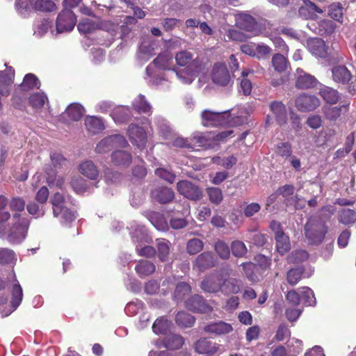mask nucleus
Wrapping results in <instances>:
<instances>
[{"mask_svg":"<svg viewBox=\"0 0 356 356\" xmlns=\"http://www.w3.org/2000/svg\"><path fill=\"white\" fill-rule=\"evenodd\" d=\"M102 27L101 20L94 21L88 18L81 19L77 25L79 31L83 34L91 33Z\"/></svg>","mask_w":356,"mask_h":356,"instance_id":"obj_19","label":"nucleus"},{"mask_svg":"<svg viewBox=\"0 0 356 356\" xmlns=\"http://www.w3.org/2000/svg\"><path fill=\"white\" fill-rule=\"evenodd\" d=\"M211 77L215 84L222 87L228 86L232 82L227 65L222 63H216L213 65Z\"/></svg>","mask_w":356,"mask_h":356,"instance_id":"obj_5","label":"nucleus"},{"mask_svg":"<svg viewBox=\"0 0 356 356\" xmlns=\"http://www.w3.org/2000/svg\"><path fill=\"white\" fill-rule=\"evenodd\" d=\"M304 273L302 268H294L290 269L286 273V280L292 286L296 285L301 279Z\"/></svg>","mask_w":356,"mask_h":356,"instance_id":"obj_47","label":"nucleus"},{"mask_svg":"<svg viewBox=\"0 0 356 356\" xmlns=\"http://www.w3.org/2000/svg\"><path fill=\"white\" fill-rule=\"evenodd\" d=\"M13 220L14 222L9 229L8 238L10 242L19 243L26 238L30 221L27 217L22 216L19 213L13 214Z\"/></svg>","mask_w":356,"mask_h":356,"instance_id":"obj_1","label":"nucleus"},{"mask_svg":"<svg viewBox=\"0 0 356 356\" xmlns=\"http://www.w3.org/2000/svg\"><path fill=\"white\" fill-rule=\"evenodd\" d=\"M155 269V265L147 260H140L135 267L136 273L140 277L152 275Z\"/></svg>","mask_w":356,"mask_h":356,"instance_id":"obj_26","label":"nucleus"},{"mask_svg":"<svg viewBox=\"0 0 356 356\" xmlns=\"http://www.w3.org/2000/svg\"><path fill=\"white\" fill-rule=\"evenodd\" d=\"M252 71L250 70H243L241 72V80L240 82V88L243 94L245 96L250 95L252 89V82L247 77Z\"/></svg>","mask_w":356,"mask_h":356,"instance_id":"obj_39","label":"nucleus"},{"mask_svg":"<svg viewBox=\"0 0 356 356\" xmlns=\"http://www.w3.org/2000/svg\"><path fill=\"white\" fill-rule=\"evenodd\" d=\"M56 10V5L53 0H34V10L44 13Z\"/></svg>","mask_w":356,"mask_h":356,"instance_id":"obj_38","label":"nucleus"},{"mask_svg":"<svg viewBox=\"0 0 356 356\" xmlns=\"http://www.w3.org/2000/svg\"><path fill=\"white\" fill-rule=\"evenodd\" d=\"M168 328L169 325L168 321L163 318H157L152 325V330L156 334H164L167 332Z\"/></svg>","mask_w":356,"mask_h":356,"instance_id":"obj_55","label":"nucleus"},{"mask_svg":"<svg viewBox=\"0 0 356 356\" xmlns=\"http://www.w3.org/2000/svg\"><path fill=\"white\" fill-rule=\"evenodd\" d=\"M195 145L198 147H203L204 149L213 148L214 146V142L211 138H207L205 136H197L194 137Z\"/></svg>","mask_w":356,"mask_h":356,"instance_id":"obj_60","label":"nucleus"},{"mask_svg":"<svg viewBox=\"0 0 356 356\" xmlns=\"http://www.w3.org/2000/svg\"><path fill=\"white\" fill-rule=\"evenodd\" d=\"M40 86L39 79L35 74L31 73L25 75L23 83L21 85L22 88L26 90L39 88Z\"/></svg>","mask_w":356,"mask_h":356,"instance_id":"obj_42","label":"nucleus"},{"mask_svg":"<svg viewBox=\"0 0 356 356\" xmlns=\"http://www.w3.org/2000/svg\"><path fill=\"white\" fill-rule=\"evenodd\" d=\"M155 175L169 184H172L176 178V175L173 172L164 168H159L156 169Z\"/></svg>","mask_w":356,"mask_h":356,"instance_id":"obj_54","label":"nucleus"},{"mask_svg":"<svg viewBox=\"0 0 356 356\" xmlns=\"http://www.w3.org/2000/svg\"><path fill=\"white\" fill-rule=\"evenodd\" d=\"M184 344V337L177 334H170L161 341V346L170 350H178L181 348Z\"/></svg>","mask_w":356,"mask_h":356,"instance_id":"obj_18","label":"nucleus"},{"mask_svg":"<svg viewBox=\"0 0 356 356\" xmlns=\"http://www.w3.org/2000/svg\"><path fill=\"white\" fill-rule=\"evenodd\" d=\"M177 189L180 195L191 200L197 201L202 197L201 188L188 180L179 181L177 184Z\"/></svg>","mask_w":356,"mask_h":356,"instance_id":"obj_6","label":"nucleus"},{"mask_svg":"<svg viewBox=\"0 0 356 356\" xmlns=\"http://www.w3.org/2000/svg\"><path fill=\"white\" fill-rule=\"evenodd\" d=\"M157 247L159 259L165 261L170 252L169 241L165 239L158 240Z\"/></svg>","mask_w":356,"mask_h":356,"instance_id":"obj_50","label":"nucleus"},{"mask_svg":"<svg viewBox=\"0 0 356 356\" xmlns=\"http://www.w3.org/2000/svg\"><path fill=\"white\" fill-rule=\"evenodd\" d=\"M270 111L274 114L280 125L286 122L287 113L285 105L281 102H273L270 105Z\"/></svg>","mask_w":356,"mask_h":356,"instance_id":"obj_22","label":"nucleus"},{"mask_svg":"<svg viewBox=\"0 0 356 356\" xmlns=\"http://www.w3.org/2000/svg\"><path fill=\"white\" fill-rule=\"evenodd\" d=\"M328 15L335 21L343 22V6L341 3H332L328 7Z\"/></svg>","mask_w":356,"mask_h":356,"instance_id":"obj_48","label":"nucleus"},{"mask_svg":"<svg viewBox=\"0 0 356 356\" xmlns=\"http://www.w3.org/2000/svg\"><path fill=\"white\" fill-rule=\"evenodd\" d=\"M298 77L296 81V87L298 89H308L312 86V76L305 73L302 69H297Z\"/></svg>","mask_w":356,"mask_h":356,"instance_id":"obj_30","label":"nucleus"},{"mask_svg":"<svg viewBox=\"0 0 356 356\" xmlns=\"http://www.w3.org/2000/svg\"><path fill=\"white\" fill-rule=\"evenodd\" d=\"M195 352L211 356L218 351V348L207 338H201L194 345Z\"/></svg>","mask_w":356,"mask_h":356,"instance_id":"obj_17","label":"nucleus"},{"mask_svg":"<svg viewBox=\"0 0 356 356\" xmlns=\"http://www.w3.org/2000/svg\"><path fill=\"white\" fill-rule=\"evenodd\" d=\"M186 307L193 312L206 314L211 312L213 309L202 296H192L185 302Z\"/></svg>","mask_w":356,"mask_h":356,"instance_id":"obj_12","label":"nucleus"},{"mask_svg":"<svg viewBox=\"0 0 356 356\" xmlns=\"http://www.w3.org/2000/svg\"><path fill=\"white\" fill-rule=\"evenodd\" d=\"M15 259V253L9 249H0V264H10Z\"/></svg>","mask_w":356,"mask_h":356,"instance_id":"obj_62","label":"nucleus"},{"mask_svg":"<svg viewBox=\"0 0 356 356\" xmlns=\"http://www.w3.org/2000/svg\"><path fill=\"white\" fill-rule=\"evenodd\" d=\"M23 298L22 289L19 283L15 284L12 289L11 306L15 309L21 304Z\"/></svg>","mask_w":356,"mask_h":356,"instance_id":"obj_46","label":"nucleus"},{"mask_svg":"<svg viewBox=\"0 0 356 356\" xmlns=\"http://www.w3.org/2000/svg\"><path fill=\"white\" fill-rule=\"evenodd\" d=\"M335 30V26L331 20H322L319 23V34H331Z\"/></svg>","mask_w":356,"mask_h":356,"instance_id":"obj_59","label":"nucleus"},{"mask_svg":"<svg viewBox=\"0 0 356 356\" xmlns=\"http://www.w3.org/2000/svg\"><path fill=\"white\" fill-rule=\"evenodd\" d=\"M276 241L277 251L282 255L288 252L291 249V243L289 237L284 234L277 236H275Z\"/></svg>","mask_w":356,"mask_h":356,"instance_id":"obj_33","label":"nucleus"},{"mask_svg":"<svg viewBox=\"0 0 356 356\" xmlns=\"http://www.w3.org/2000/svg\"><path fill=\"white\" fill-rule=\"evenodd\" d=\"M209 200L211 203L218 205L223 199L222 190L216 187H210L207 190Z\"/></svg>","mask_w":356,"mask_h":356,"instance_id":"obj_53","label":"nucleus"},{"mask_svg":"<svg viewBox=\"0 0 356 356\" xmlns=\"http://www.w3.org/2000/svg\"><path fill=\"white\" fill-rule=\"evenodd\" d=\"M51 203L53 206V213L54 217H58L60 212L65 207V198L60 193H56L51 197Z\"/></svg>","mask_w":356,"mask_h":356,"instance_id":"obj_36","label":"nucleus"},{"mask_svg":"<svg viewBox=\"0 0 356 356\" xmlns=\"http://www.w3.org/2000/svg\"><path fill=\"white\" fill-rule=\"evenodd\" d=\"M217 259L211 251L203 252L193 261V268L200 272H204L216 265Z\"/></svg>","mask_w":356,"mask_h":356,"instance_id":"obj_11","label":"nucleus"},{"mask_svg":"<svg viewBox=\"0 0 356 356\" xmlns=\"http://www.w3.org/2000/svg\"><path fill=\"white\" fill-rule=\"evenodd\" d=\"M332 72L334 81L341 84H348L353 79L352 74L346 65H335Z\"/></svg>","mask_w":356,"mask_h":356,"instance_id":"obj_16","label":"nucleus"},{"mask_svg":"<svg viewBox=\"0 0 356 356\" xmlns=\"http://www.w3.org/2000/svg\"><path fill=\"white\" fill-rule=\"evenodd\" d=\"M203 248V241L197 238L190 239L186 244V251L191 255L199 253L202 250Z\"/></svg>","mask_w":356,"mask_h":356,"instance_id":"obj_43","label":"nucleus"},{"mask_svg":"<svg viewBox=\"0 0 356 356\" xmlns=\"http://www.w3.org/2000/svg\"><path fill=\"white\" fill-rule=\"evenodd\" d=\"M240 291L238 281L236 279H229L222 281L221 291L225 294L237 293Z\"/></svg>","mask_w":356,"mask_h":356,"instance_id":"obj_41","label":"nucleus"},{"mask_svg":"<svg viewBox=\"0 0 356 356\" xmlns=\"http://www.w3.org/2000/svg\"><path fill=\"white\" fill-rule=\"evenodd\" d=\"M175 321L179 327H191L194 325L195 318L185 312H179L176 315Z\"/></svg>","mask_w":356,"mask_h":356,"instance_id":"obj_32","label":"nucleus"},{"mask_svg":"<svg viewBox=\"0 0 356 356\" xmlns=\"http://www.w3.org/2000/svg\"><path fill=\"white\" fill-rule=\"evenodd\" d=\"M254 260L257 263L256 266L258 265L264 270L269 268L271 264L270 258L261 254L256 255Z\"/></svg>","mask_w":356,"mask_h":356,"instance_id":"obj_64","label":"nucleus"},{"mask_svg":"<svg viewBox=\"0 0 356 356\" xmlns=\"http://www.w3.org/2000/svg\"><path fill=\"white\" fill-rule=\"evenodd\" d=\"M113 148L112 140L108 136L97 144L95 151L97 153L102 154L111 151Z\"/></svg>","mask_w":356,"mask_h":356,"instance_id":"obj_56","label":"nucleus"},{"mask_svg":"<svg viewBox=\"0 0 356 356\" xmlns=\"http://www.w3.org/2000/svg\"><path fill=\"white\" fill-rule=\"evenodd\" d=\"M171 58L168 53L163 52L159 54L153 60V63L158 68L166 70L168 68Z\"/></svg>","mask_w":356,"mask_h":356,"instance_id":"obj_52","label":"nucleus"},{"mask_svg":"<svg viewBox=\"0 0 356 356\" xmlns=\"http://www.w3.org/2000/svg\"><path fill=\"white\" fill-rule=\"evenodd\" d=\"M133 108L134 111L139 114L150 115L152 113V107L143 95H140L138 98L134 101Z\"/></svg>","mask_w":356,"mask_h":356,"instance_id":"obj_29","label":"nucleus"},{"mask_svg":"<svg viewBox=\"0 0 356 356\" xmlns=\"http://www.w3.org/2000/svg\"><path fill=\"white\" fill-rule=\"evenodd\" d=\"M151 197L160 204H168L175 198V193L170 188L159 186L151 191Z\"/></svg>","mask_w":356,"mask_h":356,"instance_id":"obj_14","label":"nucleus"},{"mask_svg":"<svg viewBox=\"0 0 356 356\" xmlns=\"http://www.w3.org/2000/svg\"><path fill=\"white\" fill-rule=\"evenodd\" d=\"M228 112H213L204 110L202 112V123L205 127L222 126L227 123V116Z\"/></svg>","mask_w":356,"mask_h":356,"instance_id":"obj_8","label":"nucleus"},{"mask_svg":"<svg viewBox=\"0 0 356 356\" xmlns=\"http://www.w3.org/2000/svg\"><path fill=\"white\" fill-rule=\"evenodd\" d=\"M15 77V71L10 67L6 71L0 72V83L10 86L13 82Z\"/></svg>","mask_w":356,"mask_h":356,"instance_id":"obj_57","label":"nucleus"},{"mask_svg":"<svg viewBox=\"0 0 356 356\" xmlns=\"http://www.w3.org/2000/svg\"><path fill=\"white\" fill-rule=\"evenodd\" d=\"M296 107L300 112H309L312 109V95L302 93L297 97L295 102Z\"/></svg>","mask_w":356,"mask_h":356,"instance_id":"obj_28","label":"nucleus"},{"mask_svg":"<svg viewBox=\"0 0 356 356\" xmlns=\"http://www.w3.org/2000/svg\"><path fill=\"white\" fill-rule=\"evenodd\" d=\"M232 254L236 258H243L248 253L245 244L239 240L233 241L230 245Z\"/></svg>","mask_w":356,"mask_h":356,"instance_id":"obj_37","label":"nucleus"},{"mask_svg":"<svg viewBox=\"0 0 356 356\" xmlns=\"http://www.w3.org/2000/svg\"><path fill=\"white\" fill-rule=\"evenodd\" d=\"M76 22L74 13L70 9H64L58 15L56 30L58 33L72 31Z\"/></svg>","mask_w":356,"mask_h":356,"instance_id":"obj_7","label":"nucleus"},{"mask_svg":"<svg viewBox=\"0 0 356 356\" xmlns=\"http://www.w3.org/2000/svg\"><path fill=\"white\" fill-rule=\"evenodd\" d=\"M175 60L179 66H186L191 74L199 73L202 69V61L198 57L193 58V54L186 50L177 52Z\"/></svg>","mask_w":356,"mask_h":356,"instance_id":"obj_3","label":"nucleus"},{"mask_svg":"<svg viewBox=\"0 0 356 356\" xmlns=\"http://www.w3.org/2000/svg\"><path fill=\"white\" fill-rule=\"evenodd\" d=\"M29 104L35 109L41 108L46 102H48V98L44 92H37L31 94L29 97Z\"/></svg>","mask_w":356,"mask_h":356,"instance_id":"obj_31","label":"nucleus"},{"mask_svg":"<svg viewBox=\"0 0 356 356\" xmlns=\"http://www.w3.org/2000/svg\"><path fill=\"white\" fill-rule=\"evenodd\" d=\"M243 272L246 277L252 282H256L259 280L257 275L254 271L256 269V264L252 262H244L241 264Z\"/></svg>","mask_w":356,"mask_h":356,"instance_id":"obj_51","label":"nucleus"},{"mask_svg":"<svg viewBox=\"0 0 356 356\" xmlns=\"http://www.w3.org/2000/svg\"><path fill=\"white\" fill-rule=\"evenodd\" d=\"M84 108L78 103L70 104L65 111L59 115L58 120L64 124L79 121L83 116Z\"/></svg>","mask_w":356,"mask_h":356,"instance_id":"obj_10","label":"nucleus"},{"mask_svg":"<svg viewBox=\"0 0 356 356\" xmlns=\"http://www.w3.org/2000/svg\"><path fill=\"white\" fill-rule=\"evenodd\" d=\"M309 257V254L304 250H296L293 251L287 257V261L290 264H299Z\"/></svg>","mask_w":356,"mask_h":356,"instance_id":"obj_44","label":"nucleus"},{"mask_svg":"<svg viewBox=\"0 0 356 356\" xmlns=\"http://www.w3.org/2000/svg\"><path fill=\"white\" fill-rule=\"evenodd\" d=\"M127 136L131 143L139 149H143L147 142V136L145 130L136 124H131L127 129Z\"/></svg>","mask_w":356,"mask_h":356,"instance_id":"obj_9","label":"nucleus"},{"mask_svg":"<svg viewBox=\"0 0 356 356\" xmlns=\"http://www.w3.org/2000/svg\"><path fill=\"white\" fill-rule=\"evenodd\" d=\"M191 291V286L186 282H179L177 284L174 291V298L177 300H181Z\"/></svg>","mask_w":356,"mask_h":356,"instance_id":"obj_45","label":"nucleus"},{"mask_svg":"<svg viewBox=\"0 0 356 356\" xmlns=\"http://www.w3.org/2000/svg\"><path fill=\"white\" fill-rule=\"evenodd\" d=\"M213 248L215 252L221 259L228 260L230 258L231 249L225 241L218 239L214 242Z\"/></svg>","mask_w":356,"mask_h":356,"instance_id":"obj_27","label":"nucleus"},{"mask_svg":"<svg viewBox=\"0 0 356 356\" xmlns=\"http://www.w3.org/2000/svg\"><path fill=\"white\" fill-rule=\"evenodd\" d=\"M111 160L116 165L129 166L132 162V156L126 151L119 150L112 153Z\"/></svg>","mask_w":356,"mask_h":356,"instance_id":"obj_24","label":"nucleus"},{"mask_svg":"<svg viewBox=\"0 0 356 356\" xmlns=\"http://www.w3.org/2000/svg\"><path fill=\"white\" fill-rule=\"evenodd\" d=\"M222 277L217 273L206 276L200 284V288L207 293H217L222 289Z\"/></svg>","mask_w":356,"mask_h":356,"instance_id":"obj_13","label":"nucleus"},{"mask_svg":"<svg viewBox=\"0 0 356 356\" xmlns=\"http://www.w3.org/2000/svg\"><path fill=\"white\" fill-rule=\"evenodd\" d=\"M334 209L333 206H324L319 211V216L322 220L320 224H316L313 227V245H318L323 241L327 232L326 221L333 215Z\"/></svg>","mask_w":356,"mask_h":356,"instance_id":"obj_2","label":"nucleus"},{"mask_svg":"<svg viewBox=\"0 0 356 356\" xmlns=\"http://www.w3.org/2000/svg\"><path fill=\"white\" fill-rule=\"evenodd\" d=\"M79 172L88 178L95 180L99 176V170L91 161H86L79 165Z\"/></svg>","mask_w":356,"mask_h":356,"instance_id":"obj_23","label":"nucleus"},{"mask_svg":"<svg viewBox=\"0 0 356 356\" xmlns=\"http://www.w3.org/2000/svg\"><path fill=\"white\" fill-rule=\"evenodd\" d=\"M203 330L209 334L218 336L227 334L232 332V325L222 321L211 323L206 325Z\"/></svg>","mask_w":356,"mask_h":356,"instance_id":"obj_15","label":"nucleus"},{"mask_svg":"<svg viewBox=\"0 0 356 356\" xmlns=\"http://www.w3.org/2000/svg\"><path fill=\"white\" fill-rule=\"evenodd\" d=\"M328 47L322 38H313V54L320 58L327 56Z\"/></svg>","mask_w":356,"mask_h":356,"instance_id":"obj_34","label":"nucleus"},{"mask_svg":"<svg viewBox=\"0 0 356 356\" xmlns=\"http://www.w3.org/2000/svg\"><path fill=\"white\" fill-rule=\"evenodd\" d=\"M348 109L349 104H343L341 106H326L323 108V113L329 120L334 121L339 118L341 114L347 113Z\"/></svg>","mask_w":356,"mask_h":356,"instance_id":"obj_20","label":"nucleus"},{"mask_svg":"<svg viewBox=\"0 0 356 356\" xmlns=\"http://www.w3.org/2000/svg\"><path fill=\"white\" fill-rule=\"evenodd\" d=\"M318 94L328 104H337L340 99V95L336 89L331 87L323 86L318 90Z\"/></svg>","mask_w":356,"mask_h":356,"instance_id":"obj_25","label":"nucleus"},{"mask_svg":"<svg viewBox=\"0 0 356 356\" xmlns=\"http://www.w3.org/2000/svg\"><path fill=\"white\" fill-rule=\"evenodd\" d=\"M15 6L18 13L25 17L31 10H34V0H16Z\"/></svg>","mask_w":356,"mask_h":356,"instance_id":"obj_35","label":"nucleus"},{"mask_svg":"<svg viewBox=\"0 0 356 356\" xmlns=\"http://www.w3.org/2000/svg\"><path fill=\"white\" fill-rule=\"evenodd\" d=\"M59 216L61 218L63 223H70L76 219V216L74 211L65 207Z\"/></svg>","mask_w":356,"mask_h":356,"instance_id":"obj_63","label":"nucleus"},{"mask_svg":"<svg viewBox=\"0 0 356 356\" xmlns=\"http://www.w3.org/2000/svg\"><path fill=\"white\" fill-rule=\"evenodd\" d=\"M85 125L88 131L92 134H99L105 129L102 119L96 116H87Z\"/></svg>","mask_w":356,"mask_h":356,"instance_id":"obj_21","label":"nucleus"},{"mask_svg":"<svg viewBox=\"0 0 356 356\" xmlns=\"http://www.w3.org/2000/svg\"><path fill=\"white\" fill-rule=\"evenodd\" d=\"M276 152L282 157H289L291 155V145L289 143H280L276 147Z\"/></svg>","mask_w":356,"mask_h":356,"instance_id":"obj_61","label":"nucleus"},{"mask_svg":"<svg viewBox=\"0 0 356 356\" xmlns=\"http://www.w3.org/2000/svg\"><path fill=\"white\" fill-rule=\"evenodd\" d=\"M26 203L24 200L20 197H12L9 202L10 210L17 212H21L24 210Z\"/></svg>","mask_w":356,"mask_h":356,"instance_id":"obj_58","label":"nucleus"},{"mask_svg":"<svg viewBox=\"0 0 356 356\" xmlns=\"http://www.w3.org/2000/svg\"><path fill=\"white\" fill-rule=\"evenodd\" d=\"M338 220L343 225H352L356 222V212L352 209H342L339 212Z\"/></svg>","mask_w":356,"mask_h":356,"instance_id":"obj_40","label":"nucleus"},{"mask_svg":"<svg viewBox=\"0 0 356 356\" xmlns=\"http://www.w3.org/2000/svg\"><path fill=\"white\" fill-rule=\"evenodd\" d=\"M236 26L240 29L252 33L254 35H259L262 32L259 22L247 13H241L236 15Z\"/></svg>","mask_w":356,"mask_h":356,"instance_id":"obj_4","label":"nucleus"},{"mask_svg":"<svg viewBox=\"0 0 356 356\" xmlns=\"http://www.w3.org/2000/svg\"><path fill=\"white\" fill-rule=\"evenodd\" d=\"M272 64L276 71L282 72L286 70L287 60L283 55L276 54L272 58Z\"/></svg>","mask_w":356,"mask_h":356,"instance_id":"obj_49","label":"nucleus"}]
</instances>
